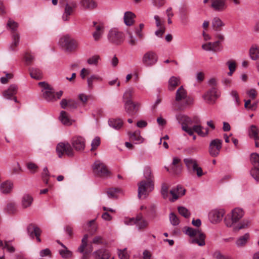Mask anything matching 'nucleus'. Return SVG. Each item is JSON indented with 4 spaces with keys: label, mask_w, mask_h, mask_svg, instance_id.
I'll return each mask as SVG.
<instances>
[{
    "label": "nucleus",
    "mask_w": 259,
    "mask_h": 259,
    "mask_svg": "<svg viewBox=\"0 0 259 259\" xmlns=\"http://www.w3.org/2000/svg\"><path fill=\"white\" fill-rule=\"evenodd\" d=\"M39 85L42 88L43 98L47 101L53 102L59 99L63 95L62 91L55 92L54 89L48 83L45 82H40Z\"/></svg>",
    "instance_id": "nucleus-1"
},
{
    "label": "nucleus",
    "mask_w": 259,
    "mask_h": 259,
    "mask_svg": "<svg viewBox=\"0 0 259 259\" xmlns=\"http://www.w3.org/2000/svg\"><path fill=\"white\" fill-rule=\"evenodd\" d=\"M193 99L187 96L186 91L182 86L177 91L175 104L179 110L183 109V106L193 104Z\"/></svg>",
    "instance_id": "nucleus-2"
},
{
    "label": "nucleus",
    "mask_w": 259,
    "mask_h": 259,
    "mask_svg": "<svg viewBox=\"0 0 259 259\" xmlns=\"http://www.w3.org/2000/svg\"><path fill=\"white\" fill-rule=\"evenodd\" d=\"M59 44L65 51L69 53L75 52L78 48V41L69 35H66L60 38Z\"/></svg>",
    "instance_id": "nucleus-3"
},
{
    "label": "nucleus",
    "mask_w": 259,
    "mask_h": 259,
    "mask_svg": "<svg viewBox=\"0 0 259 259\" xmlns=\"http://www.w3.org/2000/svg\"><path fill=\"white\" fill-rule=\"evenodd\" d=\"M176 118L177 120L182 125V129L185 132H187L189 135H193V130L191 127L188 126L189 125H191L193 122L198 123L199 122V119L197 117H194L193 119L192 120L188 116L182 114H179L177 115Z\"/></svg>",
    "instance_id": "nucleus-4"
},
{
    "label": "nucleus",
    "mask_w": 259,
    "mask_h": 259,
    "mask_svg": "<svg viewBox=\"0 0 259 259\" xmlns=\"http://www.w3.org/2000/svg\"><path fill=\"white\" fill-rule=\"evenodd\" d=\"M185 233L190 237L198 236V238H194L191 241L193 244H197L200 246L205 245V235L198 229H193L188 227L185 231Z\"/></svg>",
    "instance_id": "nucleus-5"
},
{
    "label": "nucleus",
    "mask_w": 259,
    "mask_h": 259,
    "mask_svg": "<svg viewBox=\"0 0 259 259\" xmlns=\"http://www.w3.org/2000/svg\"><path fill=\"white\" fill-rule=\"evenodd\" d=\"M154 189L153 181L143 180L138 184V195L139 198H146Z\"/></svg>",
    "instance_id": "nucleus-6"
},
{
    "label": "nucleus",
    "mask_w": 259,
    "mask_h": 259,
    "mask_svg": "<svg viewBox=\"0 0 259 259\" xmlns=\"http://www.w3.org/2000/svg\"><path fill=\"white\" fill-rule=\"evenodd\" d=\"M56 151L59 157L63 156L72 157L75 154L71 145L67 142L59 143L56 147Z\"/></svg>",
    "instance_id": "nucleus-7"
},
{
    "label": "nucleus",
    "mask_w": 259,
    "mask_h": 259,
    "mask_svg": "<svg viewBox=\"0 0 259 259\" xmlns=\"http://www.w3.org/2000/svg\"><path fill=\"white\" fill-rule=\"evenodd\" d=\"M92 168L94 174L99 177L108 178L111 175V171L104 163H94Z\"/></svg>",
    "instance_id": "nucleus-8"
},
{
    "label": "nucleus",
    "mask_w": 259,
    "mask_h": 259,
    "mask_svg": "<svg viewBox=\"0 0 259 259\" xmlns=\"http://www.w3.org/2000/svg\"><path fill=\"white\" fill-rule=\"evenodd\" d=\"M108 39L112 44L119 45L123 42L124 40V35L122 32L114 28L110 30L109 32Z\"/></svg>",
    "instance_id": "nucleus-9"
},
{
    "label": "nucleus",
    "mask_w": 259,
    "mask_h": 259,
    "mask_svg": "<svg viewBox=\"0 0 259 259\" xmlns=\"http://www.w3.org/2000/svg\"><path fill=\"white\" fill-rule=\"evenodd\" d=\"M89 236L85 234L83 236L81 240V244L78 248V251L82 253V259H88L89 255L93 251V246L92 245L88 246V239Z\"/></svg>",
    "instance_id": "nucleus-10"
},
{
    "label": "nucleus",
    "mask_w": 259,
    "mask_h": 259,
    "mask_svg": "<svg viewBox=\"0 0 259 259\" xmlns=\"http://www.w3.org/2000/svg\"><path fill=\"white\" fill-rule=\"evenodd\" d=\"M158 60L157 54L153 51H149L146 52L142 59L143 64L147 67H151L155 65Z\"/></svg>",
    "instance_id": "nucleus-11"
},
{
    "label": "nucleus",
    "mask_w": 259,
    "mask_h": 259,
    "mask_svg": "<svg viewBox=\"0 0 259 259\" xmlns=\"http://www.w3.org/2000/svg\"><path fill=\"white\" fill-rule=\"evenodd\" d=\"M27 232L30 237L31 238L35 237L38 242H41L40 236L42 231L36 224L32 223L29 224L27 227Z\"/></svg>",
    "instance_id": "nucleus-12"
},
{
    "label": "nucleus",
    "mask_w": 259,
    "mask_h": 259,
    "mask_svg": "<svg viewBox=\"0 0 259 259\" xmlns=\"http://www.w3.org/2000/svg\"><path fill=\"white\" fill-rule=\"evenodd\" d=\"M73 147L77 151H82L85 146V140L84 138L80 136H75L72 138L71 140Z\"/></svg>",
    "instance_id": "nucleus-13"
},
{
    "label": "nucleus",
    "mask_w": 259,
    "mask_h": 259,
    "mask_svg": "<svg viewBox=\"0 0 259 259\" xmlns=\"http://www.w3.org/2000/svg\"><path fill=\"white\" fill-rule=\"evenodd\" d=\"M220 96L217 88H211L203 95V99L209 104H213Z\"/></svg>",
    "instance_id": "nucleus-14"
},
{
    "label": "nucleus",
    "mask_w": 259,
    "mask_h": 259,
    "mask_svg": "<svg viewBox=\"0 0 259 259\" xmlns=\"http://www.w3.org/2000/svg\"><path fill=\"white\" fill-rule=\"evenodd\" d=\"M76 3L74 1L67 3L65 7L64 13L62 15V19L64 21L69 20V17L72 15L76 8Z\"/></svg>",
    "instance_id": "nucleus-15"
},
{
    "label": "nucleus",
    "mask_w": 259,
    "mask_h": 259,
    "mask_svg": "<svg viewBox=\"0 0 259 259\" xmlns=\"http://www.w3.org/2000/svg\"><path fill=\"white\" fill-rule=\"evenodd\" d=\"M140 106V104L139 103L130 101H125L124 105L125 111L131 116H133L137 113Z\"/></svg>",
    "instance_id": "nucleus-16"
},
{
    "label": "nucleus",
    "mask_w": 259,
    "mask_h": 259,
    "mask_svg": "<svg viewBox=\"0 0 259 259\" xmlns=\"http://www.w3.org/2000/svg\"><path fill=\"white\" fill-rule=\"evenodd\" d=\"M222 141L217 139L212 140L209 145V153L212 156H217L222 148Z\"/></svg>",
    "instance_id": "nucleus-17"
},
{
    "label": "nucleus",
    "mask_w": 259,
    "mask_h": 259,
    "mask_svg": "<svg viewBox=\"0 0 259 259\" xmlns=\"http://www.w3.org/2000/svg\"><path fill=\"white\" fill-rule=\"evenodd\" d=\"M225 212L223 209H214L209 213V218L212 223H217L222 221Z\"/></svg>",
    "instance_id": "nucleus-18"
},
{
    "label": "nucleus",
    "mask_w": 259,
    "mask_h": 259,
    "mask_svg": "<svg viewBox=\"0 0 259 259\" xmlns=\"http://www.w3.org/2000/svg\"><path fill=\"white\" fill-rule=\"evenodd\" d=\"M244 215L243 210L239 208H235L232 211L231 219L232 223L227 222L226 221V224L228 227H231L233 223L238 222Z\"/></svg>",
    "instance_id": "nucleus-19"
},
{
    "label": "nucleus",
    "mask_w": 259,
    "mask_h": 259,
    "mask_svg": "<svg viewBox=\"0 0 259 259\" xmlns=\"http://www.w3.org/2000/svg\"><path fill=\"white\" fill-rule=\"evenodd\" d=\"M211 8L217 12L224 11L228 7L226 0H210Z\"/></svg>",
    "instance_id": "nucleus-20"
},
{
    "label": "nucleus",
    "mask_w": 259,
    "mask_h": 259,
    "mask_svg": "<svg viewBox=\"0 0 259 259\" xmlns=\"http://www.w3.org/2000/svg\"><path fill=\"white\" fill-rule=\"evenodd\" d=\"M17 90L18 87L16 85H11L8 90L3 92V96L7 99L13 100L16 103H17L18 101L15 96L17 93Z\"/></svg>",
    "instance_id": "nucleus-21"
},
{
    "label": "nucleus",
    "mask_w": 259,
    "mask_h": 259,
    "mask_svg": "<svg viewBox=\"0 0 259 259\" xmlns=\"http://www.w3.org/2000/svg\"><path fill=\"white\" fill-rule=\"evenodd\" d=\"M93 26L95 31L93 33V36L95 41H98L101 38L104 32V26L101 23L93 22Z\"/></svg>",
    "instance_id": "nucleus-22"
},
{
    "label": "nucleus",
    "mask_w": 259,
    "mask_h": 259,
    "mask_svg": "<svg viewBox=\"0 0 259 259\" xmlns=\"http://www.w3.org/2000/svg\"><path fill=\"white\" fill-rule=\"evenodd\" d=\"M95 259H114L113 256H112L108 250L101 248L96 251L93 253Z\"/></svg>",
    "instance_id": "nucleus-23"
},
{
    "label": "nucleus",
    "mask_w": 259,
    "mask_h": 259,
    "mask_svg": "<svg viewBox=\"0 0 259 259\" xmlns=\"http://www.w3.org/2000/svg\"><path fill=\"white\" fill-rule=\"evenodd\" d=\"M136 225L138 230H144L148 226L149 222L144 219L143 214L140 213L136 217Z\"/></svg>",
    "instance_id": "nucleus-24"
},
{
    "label": "nucleus",
    "mask_w": 259,
    "mask_h": 259,
    "mask_svg": "<svg viewBox=\"0 0 259 259\" xmlns=\"http://www.w3.org/2000/svg\"><path fill=\"white\" fill-rule=\"evenodd\" d=\"M166 170L172 175H179L182 170V165L181 163H169L167 166H165Z\"/></svg>",
    "instance_id": "nucleus-25"
},
{
    "label": "nucleus",
    "mask_w": 259,
    "mask_h": 259,
    "mask_svg": "<svg viewBox=\"0 0 259 259\" xmlns=\"http://www.w3.org/2000/svg\"><path fill=\"white\" fill-rule=\"evenodd\" d=\"M185 189L181 186H178L176 188H172L170 191V194L172 196L171 201H175L179 197L183 196L185 194Z\"/></svg>",
    "instance_id": "nucleus-26"
},
{
    "label": "nucleus",
    "mask_w": 259,
    "mask_h": 259,
    "mask_svg": "<svg viewBox=\"0 0 259 259\" xmlns=\"http://www.w3.org/2000/svg\"><path fill=\"white\" fill-rule=\"evenodd\" d=\"M13 188V184L9 181L2 183L0 185V191L4 194L10 193Z\"/></svg>",
    "instance_id": "nucleus-27"
},
{
    "label": "nucleus",
    "mask_w": 259,
    "mask_h": 259,
    "mask_svg": "<svg viewBox=\"0 0 259 259\" xmlns=\"http://www.w3.org/2000/svg\"><path fill=\"white\" fill-rule=\"evenodd\" d=\"M12 42L9 47V50L12 51H16L20 41V34L19 32H14L11 34Z\"/></svg>",
    "instance_id": "nucleus-28"
},
{
    "label": "nucleus",
    "mask_w": 259,
    "mask_h": 259,
    "mask_svg": "<svg viewBox=\"0 0 259 259\" xmlns=\"http://www.w3.org/2000/svg\"><path fill=\"white\" fill-rule=\"evenodd\" d=\"M135 18L136 15L134 13L130 11L126 12L124 14V22L127 26H132L134 24Z\"/></svg>",
    "instance_id": "nucleus-29"
},
{
    "label": "nucleus",
    "mask_w": 259,
    "mask_h": 259,
    "mask_svg": "<svg viewBox=\"0 0 259 259\" xmlns=\"http://www.w3.org/2000/svg\"><path fill=\"white\" fill-rule=\"evenodd\" d=\"M250 239V234L246 233L243 235L240 236L236 240L235 244L238 247L244 246Z\"/></svg>",
    "instance_id": "nucleus-30"
},
{
    "label": "nucleus",
    "mask_w": 259,
    "mask_h": 259,
    "mask_svg": "<svg viewBox=\"0 0 259 259\" xmlns=\"http://www.w3.org/2000/svg\"><path fill=\"white\" fill-rule=\"evenodd\" d=\"M250 58L253 60H256L259 58V47L256 44H253L249 51Z\"/></svg>",
    "instance_id": "nucleus-31"
},
{
    "label": "nucleus",
    "mask_w": 259,
    "mask_h": 259,
    "mask_svg": "<svg viewBox=\"0 0 259 259\" xmlns=\"http://www.w3.org/2000/svg\"><path fill=\"white\" fill-rule=\"evenodd\" d=\"M80 3L83 9L90 10L94 9L97 5L94 0H81Z\"/></svg>",
    "instance_id": "nucleus-32"
},
{
    "label": "nucleus",
    "mask_w": 259,
    "mask_h": 259,
    "mask_svg": "<svg viewBox=\"0 0 259 259\" xmlns=\"http://www.w3.org/2000/svg\"><path fill=\"white\" fill-rule=\"evenodd\" d=\"M59 119L64 125H70L72 124V120L66 111H62L61 112Z\"/></svg>",
    "instance_id": "nucleus-33"
},
{
    "label": "nucleus",
    "mask_w": 259,
    "mask_h": 259,
    "mask_svg": "<svg viewBox=\"0 0 259 259\" xmlns=\"http://www.w3.org/2000/svg\"><path fill=\"white\" fill-rule=\"evenodd\" d=\"M110 126L116 130H119L123 126V121L120 119H110L108 121Z\"/></svg>",
    "instance_id": "nucleus-34"
},
{
    "label": "nucleus",
    "mask_w": 259,
    "mask_h": 259,
    "mask_svg": "<svg viewBox=\"0 0 259 259\" xmlns=\"http://www.w3.org/2000/svg\"><path fill=\"white\" fill-rule=\"evenodd\" d=\"M188 168L192 167L193 171L196 172L198 177H201L203 175L202 169L197 163H186Z\"/></svg>",
    "instance_id": "nucleus-35"
},
{
    "label": "nucleus",
    "mask_w": 259,
    "mask_h": 259,
    "mask_svg": "<svg viewBox=\"0 0 259 259\" xmlns=\"http://www.w3.org/2000/svg\"><path fill=\"white\" fill-rule=\"evenodd\" d=\"M29 73L31 77L35 79L39 80L42 78V74L41 71L36 68H32L29 69Z\"/></svg>",
    "instance_id": "nucleus-36"
},
{
    "label": "nucleus",
    "mask_w": 259,
    "mask_h": 259,
    "mask_svg": "<svg viewBox=\"0 0 259 259\" xmlns=\"http://www.w3.org/2000/svg\"><path fill=\"white\" fill-rule=\"evenodd\" d=\"M32 201L33 198L31 196L25 194L22 199V205L24 208H27L31 205Z\"/></svg>",
    "instance_id": "nucleus-37"
},
{
    "label": "nucleus",
    "mask_w": 259,
    "mask_h": 259,
    "mask_svg": "<svg viewBox=\"0 0 259 259\" xmlns=\"http://www.w3.org/2000/svg\"><path fill=\"white\" fill-rule=\"evenodd\" d=\"M131 141H135L136 143L142 142V137L140 136V132L139 131H135L134 133L131 132L128 133Z\"/></svg>",
    "instance_id": "nucleus-38"
},
{
    "label": "nucleus",
    "mask_w": 259,
    "mask_h": 259,
    "mask_svg": "<svg viewBox=\"0 0 259 259\" xmlns=\"http://www.w3.org/2000/svg\"><path fill=\"white\" fill-rule=\"evenodd\" d=\"M258 133L259 130L256 126L254 125L250 126L249 131V135L251 138H253L254 140H259Z\"/></svg>",
    "instance_id": "nucleus-39"
},
{
    "label": "nucleus",
    "mask_w": 259,
    "mask_h": 259,
    "mask_svg": "<svg viewBox=\"0 0 259 259\" xmlns=\"http://www.w3.org/2000/svg\"><path fill=\"white\" fill-rule=\"evenodd\" d=\"M250 174L255 180L259 181V163H253V167L250 170Z\"/></svg>",
    "instance_id": "nucleus-40"
},
{
    "label": "nucleus",
    "mask_w": 259,
    "mask_h": 259,
    "mask_svg": "<svg viewBox=\"0 0 259 259\" xmlns=\"http://www.w3.org/2000/svg\"><path fill=\"white\" fill-rule=\"evenodd\" d=\"M213 28L216 31L221 30V27L224 25V24L219 17H214L212 21Z\"/></svg>",
    "instance_id": "nucleus-41"
},
{
    "label": "nucleus",
    "mask_w": 259,
    "mask_h": 259,
    "mask_svg": "<svg viewBox=\"0 0 259 259\" xmlns=\"http://www.w3.org/2000/svg\"><path fill=\"white\" fill-rule=\"evenodd\" d=\"M192 130H193V135L194 134V132H196L199 135L201 136H205L208 133V128L205 129V132L203 131V127L199 125H196L193 126Z\"/></svg>",
    "instance_id": "nucleus-42"
},
{
    "label": "nucleus",
    "mask_w": 259,
    "mask_h": 259,
    "mask_svg": "<svg viewBox=\"0 0 259 259\" xmlns=\"http://www.w3.org/2000/svg\"><path fill=\"white\" fill-rule=\"evenodd\" d=\"M102 80V78L97 75H93L90 77L88 78L87 82L88 88L90 89H92L93 88V83L94 81H100Z\"/></svg>",
    "instance_id": "nucleus-43"
},
{
    "label": "nucleus",
    "mask_w": 259,
    "mask_h": 259,
    "mask_svg": "<svg viewBox=\"0 0 259 259\" xmlns=\"http://www.w3.org/2000/svg\"><path fill=\"white\" fill-rule=\"evenodd\" d=\"M179 84L180 81L179 78L175 76L171 77L168 81L169 90L171 91L174 90Z\"/></svg>",
    "instance_id": "nucleus-44"
},
{
    "label": "nucleus",
    "mask_w": 259,
    "mask_h": 259,
    "mask_svg": "<svg viewBox=\"0 0 259 259\" xmlns=\"http://www.w3.org/2000/svg\"><path fill=\"white\" fill-rule=\"evenodd\" d=\"M7 25V27L11 30V34L13 33L14 32H18L17 31L18 24L16 22L10 19L8 20Z\"/></svg>",
    "instance_id": "nucleus-45"
},
{
    "label": "nucleus",
    "mask_w": 259,
    "mask_h": 259,
    "mask_svg": "<svg viewBox=\"0 0 259 259\" xmlns=\"http://www.w3.org/2000/svg\"><path fill=\"white\" fill-rule=\"evenodd\" d=\"M180 17L182 22L185 24L188 17V12L186 8L183 7L180 9Z\"/></svg>",
    "instance_id": "nucleus-46"
},
{
    "label": "nucleus",
    "mask_w": 259,
    "mask_h": 259,
    "mask_svg": "<svg viewBox=\"0 0 259 259\" xmlns=\"http://www.w3.org/2000/svg\"><path fill=\"white\" fill-rule=\"evenodd\" d=\"M134 93V90L132 88L127 89L124 93L123 98L125 101H133L132 97Z\"/></svg>",
    "instance_id": "nucleus-47"
},
{
    "label": "nucleus",
    "mask_w": 259,
    "mask_h": 259,
    "mask_svg": "<svg viewBox=\"0 0 259 259\" xmlns=\"http://www.w3.org/2000/svg\"><path fill=\"white\" fill-rule=\"evenodd\" d=\"M250 222L248 220H244L238 226L234 228V231H238L240 230L246 228L248 227Z\"/></svg>",
    "instance_id": "nucleus-48"
},
{
    "label": "nucleus",
    "mask_w": 259,
    "mask_h": 259,
    "mask_svg": "<svg viewBox=\"0 0 259 259\" xmlns=\"http://www.w3.org/2000/svg\"><path fill=\"white\" fill-rule=\"evenodd\" d=\"M227 64L228 66L229 69L230 70L228 73V75L231 76L233 73L235 71L236 68V63L235 61L233 60H230L227 62Z\"/></svg>",
    "instance_id": "nucleus-49"
},
{
    "label": "nucleus",
    "mask_w": 259,
    "mask_h": 259,
    "mask_svg": "<svg viewBox=\"0 0 259 259\" xmlns=\"http://www.w3.org/2000/svg\"><path fill=\"white\" fill-rule=\"evenodd\" d=\"M100 60L99 55H96L92 56L87 60V63L90 65L97 66L99 61Z\"/></svg>",
    "instance_id": "nucleus-50"
},
{
    "label": "nucleus",
    "mask_w": 259,
    "mask_h": 259,
    "mask_svg": "<svg viewBox=\"0 0 259 259\" xmlns=\"http://www.w3.org/2000/svg\"><path fill=\"white\" fill-rule=\"evenodd\" d=\"M26 167L29 172L32 174L36 172L38 169V166L35 163H25Z\"/></svg>",
    "instance_id": "nucleus-51"
},
{
    "label": "nucleus",
    "mask_w": 259,
    "mask_h": 259,
    "mask_svg": "<svg viewBox=\"0 0 259 259\" xmlns=\"http://www.w3.org/2000/svg\"><path fill=\"white\" fill-rule=\"evenodd\" d=\"M178 209L180 214L184 217L188 218L190 216V212L186 207L183 206H180Z\"/></svg>",
    "instance_id": "nucleus-52"
},
{
    "label": "nucleus",
    "mask_w": 259,
    "mask_h": 259,
    "mask_svg": "<svg viewBox=\"0 0 259 259\" xmlns=\"http://www.w3.org/2000/svg\"><path fill=\"white\" fill-rule=\"evenodd\" d=\"M59 253L64 258H69L72 256V252L68 250L66 247H65V249L60 250Z\"/></svg>",
    "instance_id": "nucleus-53"
},
{
    "label": "nucleus",
    "mask_w": 259,
    "mask_h": 259,
    "mask_svg": "<svg viewBox=\"0 0 259 259\" xmlns=\"http://www.w3.org/2000/svg\"><path fill=\"white\" fill-rule=\"evenodd\" d=\"M213 256L216 259H232L230 256L224 255L218 250L213 253Z\"/></svg>",
    "instance_id": "nucleus-54"
},
{
    "label": "nucleus",
    "mask_w": 259,
    "mask_h": 259,
    "mask_svg": "<svg viewBox=\"0 0 259 259\" xmlns=\"http://www.w3.org/2000/svg\"><path fill=\"white\" fill-rule=\"evenodd\" d=\"M120 189L118 188H110L107 191V194L109 198H114L116 196V194L119 192Z\"/></svg>",
    "instance_id": "nucleus-55"
},
{
    "label": "nucleus",
    "mask_w": 259,
    "mask_h": 259,
    "mask_svg": "<svg viewBox=\"0 0 259 259\" xmlns=\"http://www.w3.org/2000/svg\"><path fill=\"white\" fill-rule=\"evenodd\" d=\"M169 186L165 183H163L161 186V193L164 198H167L168 196Z\"/></svg>",
    "instance_id": "nucleus-56"
},
{
    "label": "nucleus",
    "mask_w": 259,
    "mask_h": 259,
    "mask_svg": "<svg viewBox=\"0 0 259 259\" xmlns=\"http://www.w3.org/2000/svg\"><path fill=\"white\" fill-rule=\"evenodd\" d=\"M24 60L26 64L29 65L33 62L34 60V57L31 54L29 53H26L24 56Z\"/></svg>",
    "instance_id": "nucleus-57"
},
{
    "label": "nucleus",
    "mask_w": 259,
    "mask_h": 259,
    "mask_svg": "<svg viewBox=\"0 0 259 259\" xmlns=\"http://www.w3.org/2000/svg\"><path fill=\"white\" fill-rule=\"evenodd\" d=\"M246 94L250 100H254L257 95V92L254 89H251L246 92Z\"/></svg>",
    "instance_id": "nucleus-58"
},
{
    "label": "nucleus",
    "mask_w": 259,
    "mask_h": 259,
    "mask_svg": "<svg viewBox=\"0 0 259 259\" xmlns=\"http://www.w3.org/2000/svg\"><path fill=\"white\" fill-rule=\"evenodd\" d=\"M101 143L100 138L98 137H96L92 142L91 146L92 151H94L100 145Z\"/></svg>",
    "instance_id": "nucleus-59"
},
{
    "label": "nucleus",
    "mask_w": 259,
    "mask_h": 259,
    "mask_svg": "<svg viewBox=\"0 0 259 259\" xmlns=\"http://www.w3.org/2000/svg\"><path fill=\"white\" fill-rule=\"evenodd\" d=\"M144 175L146 181H153V177L151 175V170L149 167H146L144 171Z\"/></svg>",
    "instance_id": "nucleus-60"
},
{
    "label": "nucleus",
    "mask_w": 259,
    "mask_h": 259,
    "mask_svg": "<svg viewBox=\"0 0 259 259\" xmlns=\"http://www.w3.org/2000/svg\"><path fill=\"white\" fill-rule=\"evenodd\" d=\"M169 220L171 224L174 226L178 225L179 224V220L178 217L174 213L169 214Z\"/></svg>",
    "instance_id": "nucleus-61"
},
{
    "label": "nucleus",
    "mask_w": 259,
    "mask_h": 259,
    "mask_svg": "<svg viewBox=\"0 0 259 259\" xmlns=\"http://www.w3.org/2000/svg\"><path fill=\"white\" fill-rule=\"evenodd\" d=\"M118 256L120 259H128L129 255L127 253L126 249L118 250Z\"/></svg>",
    "instance_id": "nucleus-62"
},
{
    "label": "nucleus",
    "mask_w": 259,
    "mask_h": 259,
    "mask_svg": "<svg viewBox=\"0 0 259 259\" xmlns=\"http://www.w3.org/2000/svg\"><path fill=\"white\" fill-rule=\"evenodd\" d=\"M16 209V204L15 203H9L7 206V210L10 213H14Z\"/></svg>",
    "instance_id": "nucleus-63"
},
{
    "label": "nucleus",
    "mask_w": 259,
    "mask_h": 259,
    "mask_svg": "<svg viewBox=\"0 0 259 259\" xmlns=\"http://www.w3.org/2000/svg\"><path fill=\"white\" fill-rule=\"evenodd\" d=\"M78 99L79 101L82 103L83 106L85 105L89 97L85 94H81L78 95Z\"/></svg>",
    "instance_id": "nucleus-64"
}]
</instances>
